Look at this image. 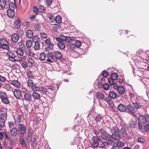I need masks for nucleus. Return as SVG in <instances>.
Wrapping results in <instances>:
<instances>
[{
    "instance_id": "nucleus-44",
    "label": "nucleus",
    "mask_w": 149,
    "mask_h": 149,
    "mask_svg": "<svg viewBox=\"0 0 149 149\" xmlns=\"http://www.w3.org/2000/svg\"><path fill=\"white\" fill-rule=\"evenodd\" d=\"M1 100L2 101L6 104H8L9 102L7 96L6 97L2 98Z\"/></svg>"
},
{
    "instance_id": "nucleus-64",
    "label": "nucleus",
    "mask_w": 149,
    "mask_h": 149,
    "mask_svg": "<svg viewBox=\"0 0 149 149\" xmlns=\"http://www.w3.org/2000/svg\"><path fill=\"white\" fill-rule=\"evenodd\" d=\"M105 100L109 104L110 103H111L112 102H111V99L110 97H109L108 96L106 97L105 98Z\"/></svg>"
},
{
    "instance_id": "nucleus-27",
    "label": "nucleus",
    "mask_w": 149,
    "mask_h": 149,
    "mask_svg": "<svg viewBox=\"0 0 149 149\" xmlns=\"http://www.w3.org/2000/svg\"><path fill=\"white\" fill-rule=\"evenodd\" d=\"M133 104L134 106V107L136 110H138L140 109L142 107V105L138 102H133Z\"/></svg>"
},
{
    "instance_id": "nucleus-56",
    "label": "nucleus",
    "mask_w": 149,
    "mask_h": 149,
    "mask_svg": "<svg viewBox=\"0 0 149 149\" xmlns=\"http://www.w3.org/2000/svg\"><path fill=\"white\" fill-rule=\"evenodd\" d=\"M102 119V117L100 115H98L96 116L95 118V120L96 122H100Z\"/></svg>"
},
{
    "instance_id": "nucleus-22",
    "label": "nucleus",
    "mask_w": 149,
    "mask_h": 149,
    "mask_svg": "<svg viewBox=\"0 0 149 149\" xmlns=\"http://www.w3.org/2000/svg\"><path fill=\"white\" fill-rule=\"evenodd\" d=\"M96 97L99 99L102 100L104 97V95L101 92H97L95 94Z\"/></svg>"
},
{
    "instance_id": "nucleus-12",
    "label": "nucleus",
    "mask_w": 149,
    "mask_h": 149,
    "mask_svg": "<svg viewBox=\"0 0 149 149\" xmlns=\"http://www.w3.org/2000/svg\"><path fill=\"white\" fill-rule=\"evenodd\" d=\"M59 38L61 39L63 42L64 41L67 42H70L72 40V39L70 37L65 36L63 35H61Z\"/></svg>"
},
{
    "instance_id": "nucleus-42",
    "label": "nucleus",
    "mask_w": 149,
    "mask_h": 149,
    "mask_svg": "<svg viewBox=\"0 0 149 149\" xmlns=\"http://www.w3.org/2000/svg\"><path fill=\"white\" fill-rule=\"evenodd\" d=\"M6 120L0 118V126L3 127L5 126V122Z\"/></svg>"
},
{
    "instance_id": "nucleus-60",
    "label": "nucleus",
    "mask_w": 149,
    "mask_h": 149,
    "mask_svg": "<svg viewBox=\"0 0 149 149\" xmlns=\"http://www.w3.org/2000/svg\"><path fill=\"white\" fill-rule=\"evenodd\" d=\"M33 11L36 14H38L39 12L38 8L36 6H34L33 8Z\"/></svg>"
},
{
    "instance_id": "nucleus-3",
    "label": "nucleus",
    "mask_w": 149,
    "mask_h": 149,
    "mask_svg": "<svg viewBox=\"0 0 149 149\" xmlns=\"http://www.w3.org/2000/svg\"><path fill=\"white\" fill-rule=\"evenodd\" d=\"M45 42L46 45L48 46L45 49L46 52H48L49 50H53L54 49V44L51 42L49 39H47L45 40Z\"/></svg>"
},
{
    "instance_id": "nucleus-6",
    "label": "nucleus",
    "mask_w": 149,
    "mask_h": 149,
    "mask_svg": "<svg viewBox=\"0 0 149 149\" xmlns=\"http://www.w3.org/2000/svg\"><path fill=\"white\" fill-rule=\"evenodd\" d=\"M18 131L20 134L24 135L26 132V128L25 126L22 123L18 124Z\"/></svg>"
},
{
    "instance_id": "nucleus-49",
    "label": "nucleus",
    "mask_w": 149,
    "mask_h": 149,
    "mask_svg": "<svg viewBox=\"0 0 149 149\" xmlns=\"http://www.w3.org/2000/svg\"><path fill=\"white\" fill-rule=\"evenodd\" d=\"M46 58V55L44 53L42 52L40 54V58L41 60H45Z\"/></svg>"
},
{
    "instance_id": "nucleus-13",
    "label": "nucleus",
    "mask_w": 149,
    "mask_h": 149,
    "mask_svg": "<svg viewBox=\"0 0 149 149\" xmlns=\"http://www.w3.org/2000/svg\"><path fill=\"white\" fill-rule=\"evenodd\" d=\"M111 139L117 141H119L121 139V136L119 134L115 132V133H113L111 135Z\"/></svg>"
},
{
    "instance_id": "nucleus-58",
    "label": "nucleus",
    "mask_w": 149,
    "mask_h": 149,
    "mask_svg": "<svg viewBox=\"0 0 149 149\" xmlns=\"http://www.w3.org/2000/svg\"><path fill=\"white\" fill-rule=\"evenodd\" d=\"M26 54L27 55L31 56H33L35 54L34 53L31 52L30 49L28 51H26Z\"/></svg>"
},
{
    "instance_id": "nucleus-15",
    "label": "nucleus",
    "mask_w": 149,
    "mask_h": 149,
    "mask_svg": "<svg viewBox=\"0 0 149 149\" xmlns=\"http://www.w3.org/2000/svg\"><path fill=\"white\" fill-rule=\"evenodd\" d=\"M118 110L121 112H125L127 110V107L122 104H119L118 107Z\"/></svg>"
},
{
    "instance_id": "nucleus-17",
    "label": "nucleus",
    "mask_w": 149,
    "mask_h": 149,
    "mask_svg": "<svg viewBox=\"0 0 149 149\" xmlns=\"http://www.w3.org/2000/svg\"><path fill=\"white\" fill-rule=\"evenodd\" d=\"M32 97L34 100H38L40 98L41 96L39 93L36 92H34L32 93Z\"/></svg>"
},
{
    "instance_id": "nucleus-45",
    "label": "nucleus",
    "mask_w": 149,
    "mask_h": 149,
    "mask_svg": "<svg viewBox=\"0 0 149 149\" xmlns=\"http://www.w3.org/2000/svg\"><path fill=\"white\" fill-rule=\"evenodd\" d=\"M32 45V42L30 40H28L26 42V46L28 48H30Z\"/></svg>"
},
{
    "instance_id": "nucleus-30",
    "label": "nucleus",
    "mask_w": 149,
    "mask_h": 149,
    "mask_svg": "<svg viewBox=\"0 0 149 149\" xmlns=\"http://www.w3.org/2000/svg\"><path fill=\"white\" fill-rule=\"evenodd\" d=\"M4 88L6 89L8 91H13V90L12 87L8 83H5Z\"/></svg>"
},
{
    "instance_id": "nucleus-38",
    "label": "nucleus",
    "mask_w": 149,
    "mask_h": 149,
    "mask_svg": "<svg viewBox=\"0 0 149 149\" xmlns=\"http://www.w3.org/2000/svg\"><path fill=\"white\" fill-rule=\"evenodd\" d=\"M130 126L132 128H134L137 126L136 121H133L130 123Z\"/></svg>"
},
{
    "instance_id": "nucleus-32",
    "label": "nucleus",
    "mask_w": 149,
    "mask_h": 149,
    "mask_svg": "<svg viewBox=\"0 0 149 149\" xmlns=\"http://www.w3.org/2000/svg\"><path fill=\"white\" fill-rule=\"evenodd\" d=\"M22 115L20 114L17 115V116L16 120H15L16 123L18 124H21Z\"/></svg>"
},
{
    "instance_id": "nucleus-62",
    "label": "nucleus",
    "mask_w": 149,
    "mask_h": 149,
    "mask_svg": "<svg viewBox=\"0 0 149 149\" xmlns=\"http://www.w3.org/2000/svg\"><path fill=\"white\" fill-rule=\"evenodd\" d=\"M109 109L110 110L113 111L114 110V104L113 102H111V103H110L109 104Z\"/></svg>"
},
{
    "instance_id": "nucleus-29",
    "label": "nucleus",
    "mask_w": 149,
    "mask_h": 149,
    "mask_svg": "<svg viewBox=\"0 0 149 149\" xmlns=\"http://www.w3.org/2000/svg\"><path fill=\"white\" fill-rule=\"evenodd\" d=\"M119 93L120 94H123L125 92V90L124 87L122 86H119L117 89Z\"/></svg>"
},
{
    "instance_id": "nucleus-21",
    "label": "nucleus",
    "mask_w": 149,
    "mask_h": 149,
    "mask_svg": "<svg viewBox=\"0 0 149 149\" xmlns=\"http://www.w3.org/2000/svg\"><path fill=\"white\" fill-rule=\"evenodd\" d=\"M19 38V36L15 33L13 34L11 36L12 40L15 42H17Z\"/></svg>"
},
{
    "instance_id": "nucleus-4",
    "label": "nucleus",
    "mask_w": 149,
    "mask_h": 149,
    "mask_svg": "<svg viewBox=\"0 0 149 149\" xmlns=\"http://www.w3.org/2000/svg\"><path fill=\"white\" fill-rule=\"evenodd\" d=\"M139 123L142 124H145L147 122L149 121V116L146 115L143 116L140 115L138 118Z\"/></svg>"
},
{
    "instance_id": "nucleus-14",
    "label": "nucleus",
    "mask_w": 149,
    "mask_h": 149,
    "mask_svg": "<svg viewBox=\"0 0 149 149\" xmlns=\"http://www.w3.org/2000/svg\"><path fill=\"white\" fill-rule=\"evenodd\" d=\"M102 136L103 139L106 141H109V140H111V136L107 132L104 134H102Z\"/></svg>"
},
{
    "instance_id": "nucleus-61",
    "label": "nucleus",
    "mask_w": 149,
    "mask_h": 149,
    "mask_svg": "<svg viewBox=\"0 0 149 149\" xmlns=\"http://www.w3.org/2000/svg\"><path fill=\"white\" fill-rule=\"evenodd\" d=\"M39 40L38 37L36 36L33 37L32 38V40L35 43L39 42Z\"/></svg>"
},
{
    "instance_id": "nucleus-10",
    "label": "nucleus",
    "mask_w": 149,
    "mask_h": 149,
    "mask_svg": "<svg viewBox=\"0 0 149 149\" xmlns=\"http://www.w3.org/2000/svg\"><path fill=\"white\" fill-rule=\"evenodd\" d=\"M56 40L59 42L57 44V46L60 49H64L65 48V45L63 43L62 40L59 38V37H56L55 38Z\"/></svg>"
},
{
    "instance_id": "nucleus-51",
    "label": "nucleus",
    "mask_w": 149,
    "mask_h": 149,
    "mask_svg": "<svg viewBox=\"0 0 149 149\" xmlns=\"http://www.w3.org/2000/svg\"><path fill=\"white\" fill-rule=\"evenodd\" d=\"M118 77L117 74L116 73H113L112 74L111 76V78L114 80H116L117 79Z\"/></svg>"
},
{
    "instance_id": "nucleus-24",
    "label": "nucleus",
    "mask_w": 149,
    "mask_h": 149,
    "mask_svg": "<svg viewBox=\"0 0 149 149\" xmlns=\"http://www.w3.org/2000/svg\"><path fill=\"white\" fill-rule=\"evenodd\" d=\"M47 87L48 88V89L52 91H54L56 90V88H57V90L59 87L57 85H55L52 84L50 86H47Z\"/></svg>"
},
{
    "instance_id": "nucleus-9",
    "label": "nucleus",
    "mask_w": 149,
    "mask_h": 149,
    "mask_svg": "<svg viewBox=\"0 0 149 149\" xmlns=\"http://www.w3.org/2000/svg\"><path fill=\"white\" fill-rule=\"evenodd\" d=\"M32 94L30 92H26L24 94V99L26 101L30 102L32 99Z\"/></svg>"
},
{
    "instance_id": "nucleus-50",
    "label": "nucleus",
    "mask_w": 149,
    "mask_h": 149,
    "mask_svg": "<svg viewBox=\"0 0 149 149\" xmlns=\"http://www.w3.org/2000/svg\"><path fill=\"white\" fill-rule=\"evenodd\" d=\"M7 96L6 93L5 92L0 91V97L1 99L4 98L5 97H6Z\"/></svg>"
},
{
    "instance_id": "nucleus-63",
    "label": "nucleus",
    "mask_w": 149,
    "mask_h": 149,
    "mask_svg": "<svg viewBox=\"0 0 149 149\" xmlns=\"http://www.w3.org/2000/svg\"><path fill=\"white\" fill-rule=\"evenodd\" d=\"M103 87L104 90H107L109 89L110 86L108 84H106L103 85Z\"/></svg>"
},
{
    "instance_id": "nucleus-39",
    "label": "nucleus",
    "mask_w": 149,
    "mask_h": 149,
    "mask_svg": "<svg viewBox=\"0 0 149 149\" xmlns=\"http://www.w3.org/2000/svg\"><path fill=\"white\" fill-rule=\"evenodd\" d=\"M16 53L18 55L22 56L24 54V51L21 49H17L16 51Z\"/></svg>"
},
{
    "instance_id": "nucleus-11",
    "label": "nucleus",
    "mask_w": 149,
    "mask_h": 149,
    "mask_svg": "<svg viewBox=\"0 0 149 149\" xmlns=\"http://www.w3.org/2000/svg\"><path fill=\"white\" fill-rule=\"evenodd\" d=\"M14 96L17 99H21L22 97L21 92L17 89H15L14 91H12Z\"/></svg>"
},
{
    "instance_id": "nucleus-28",
    "label": "nucleus",
    "mask_w": 149,
    "mask_h": 149,
    "mask_svg": "<svg viewBox=\"0 0 149 149\" xmlns=\"http://www.w3.org/2000/svg\"><path fill=\"white\" fill-rule=\"evenodd\" d=\"M8 3L9 2L6 1L5 0H0V6L2 8H4Z\"/></svg>"
},
{
    "instance_id": "nucleus-1",
    "label": "nucleus",
    "mask_w": 149,
    "mask_h": 149,
    "mask_svg": "<svg viewBox=\"0 0 149 149\" xmlns=\"http://www.w3.org/2000/svg\"><path fill=\"white\" fill-rule=\"evenodd\" d=\"M0 47L3 49L8 50L9 47L8 45V43L7 40L4 39H2L0 40Z\"/></svg>"
},
{
    "instance_id": "nucleus-43",
    "label": "nucleus",
    "mask_w": 149,
    "mask_h": 149,
    "mask_svg": "<svg viewBox=\"0 0 149 149\" xmlns=\"http://www.w3.org/2000/svg\"><path fill=\"white\" fill-rule=\"evenodd\" d=\"M46 56L47 58H50L52 59H54V55L50 52H48L46 55Z\"/></svg>"
},
{
    "instance_id": "nucleus-20",
    "label": "nucleus",
    "mask_w": 149,
    "mask_h": 149,
    "mask_svg": "<svg viewBox=\"0 0 149 149\" xmlns=\"http://www.w3.org/2000/svg\"><path fill=\"white\" fill-rule=\"evenodd\" d=\"M11 84L17 88H19L21 84L20 82L18 80H13L11 82Z\"/></svg>"
},
{
    "instance_id": "nucleus-55",
    "label": "nucleus",
    "mask_w": 149,
    "mask_h": 149,
    "mask_svg": "<svg viewBox=\"0 0 149 149\" xmlns=\"http://www.w3.org/2000/svg\"><path fill=\"white\" fill-rule=\"evenodd\" d=\"M8 58L9 60H11V58H15V56L14 54L12 52H10L8 54Z\"/></svg>"
},
{
    "instance_id": "nucleus-54",
    "label": "nucleus",
    "mask_w": 149,
    "mask_h": 149,
    "mask_svg": "<svg viewBox=\"0 0 149 149\" xmlns=\"http://www.w3.org/2000/svg\"><path fill=\"white\" fill-rule=\"evenodd\" d=\"M31 141L32 146H33L36 143V139L35 138H32L31 139Z\"/></svg>"
},
{
    "instance_id": "nucleus-23",
    "label": "nucleus",
    "mask_w": 149,
    "mask_h": 149,
    "mask_svg": "<svg viewBox=\"0 0 149 149\" xmlns=\"http://www.w3.org/2000/svg\"><path fill=\"white\" fill-rule=\"evenodd\" d=\"M14 10H8L7 12L8 16L10 17L13 18L15 15Z\"/></svg>"
},
{
    "instance_id": "nucleus-40",
    "label": "nucleus",
    "mask_w": 149,
    "mask_h": 149,
    "mask_svg": "<svg viewBox=\"0 0 149 149\" xmlns=\"http://www.w3.org/2000/svg\"><path fill=\"white\" fill-rule=\"evenodd\" d=\"M34 83L32 80L28 79L27 81V86L30 88H31L34 84Z\"/></svg>"
},
{
    "instance_id": "nucleus-2",
    "label": "nucleus",
    "mask_w": 149,
    "mask_h": 149,
    "mask_svg": "<svg viewBox=\"0 0 149 149\" xmlns=\"http://www.w3.org/2000/svg\"><path fill=\"white\" fill-rule=\"evenodd\" d=\"M127 109H128L127 112L132 116H135L136 117L135 113L136 110L135 108L131 104H129L127 106Z\"/></svg>"
},
{
    "instance_id": "nucleus-25",
    "label": "nucleus",
    "mask_w": 149,
    "mask_h": 149,
    "mask_svg": "<svg viewBox=\"0 0 149 149\" xmlns=\"http://www.w3.org/2000/svg\"><path fill=\"white\" fill-rule=\"evenodd\" d=\"M42 94L47 95L48 92L47 89L43 87L40 86L39 91Z\"/></svg>"
},
{
    "instance_id": "nucleus-48",
    "label": "nucleus",
    "mask_w": 149,
    "mask_h": 149,
    "mask_svg": "<svg viewBox=\"0 0 149 149\" xmlns=\"http://www.w3.org/2000/svg\"><path fill=\"white\" fill-rule=\"evenodd\" d=\"M38 10L40 12L43 13L45 10V8L42 5H40L38 7Z\"/></svg>"
},
{
    "instance_id": "nucleus-52",
    "label": "nucleus",
    "mask_w": 149,
    "mask_h": 149,
    "mask_svg": "<svg viewBox=\"0 0 149 149\" xmlns=\"http://www.w3.org/2000/svg\"><path fill=\"white\" fill-rule=\"evenodd\" d=\"M34 47V48L37 50L40 49V44L39 42L35 43Z\"/></svg>"
},
{
    "instance_id": "nucleus-33",
    "label": "nucleus",
    "mask_w": 149,
    "mask_h": 149,
    "mask_svg": "<svg viewBox=\"0 0 149 149\" xmlns=\"http://www.w3.org/2000/svg\"><path fill=\"white\" fill-rule=\"evenodd\" d=\"M54 53L55 56L56 58L58 59H60L62 58V55L60 52L56 51Z\"/></svg>"
},
{
    "instance_id": "nucleus-26",
    "label": "nucleus",
    "mask_w": 149,
    "mask_h": 149,
    "mask_svg": "<svg viewBox=\"0 0 149 149\" xmlns=\"http://www.w3.org/2000/svg\"><path fill=\"white\" fill-rule=\"evenodd\" d=\"M9 9L10 10H15V8H16V4L14 3L13 2H10L8 3Z\"/></svg>"
},
{
    "instance_id": "nucleus-36",
    "label": "nucleus",
    "mask_w": 149,
    "mask_h": 149,
    "mask_svg": "<svg viewBox=\"0 0 149 149\" xmlns=\"http://www.w3.org/2000/svg\"><path fill=\"white\" fill-rule=\"evenodd\" d=\"M20 64L21 65L22 67L24 69H26L28 67V63L27 62L25 61H20Z\"/></svg>"
},
{
    "instance_id": "nucleus-8",
    "label": "nucleus",
    "mask_w": 149,
    "mask_h": 149,
    "mask_svg": "<svg viewBox=\"0 0 149 149\" xmlns=\"http://www.w3.org/2000/svg\"><path fill=\"white\" fill-rule=\"evenodd\" d=\"M7 112L6 109H2L0 110V118L6 120Z\"/></svg>"
},
{
    "instance_id": "nucleus-35",
    "label": "nucleus",
    "mask_w": 149,
    "mask_h": 149,
    "mask_svg": "<svg viewBox=\"0 0 149 149\" xmlns=\"http://www.w3.org/2000/svg\"><path fill=\"white\" fill-rule=\"evenodd\" d=\"M109 96L110 98L115 99L117 95L115 92L113 91H111L109 93Z\"/></svg>"
},
{
    "instance_id": "nucleus-5",
    "label": "nucleus",
    "mask_w": 149,
    "mask_h": 149,
    "mask_svg": "<svg viewBox=\"0 0 149 149\" xmlns=\"http://www.w3.org/2000/svg\"><path fill=\"white\" fill-rule=\"evenodd\" d=\"M100 139L97 136H93L92 139L91 146L93 148L96 147L99 145V142Z\"/></svg>"
},
{
    "instance_id": "nucleus-46",
    "label": "nucleus",
    "mask_w": 149,
    "mask_h": 149,
    "mask_svg": "<svg viewBox=\"0 0 149 149\" xmlns=\"http://www.w3.org/2000/svg\"><path fill=\"white\" fill-rule=\"evenodd\" d=\"M111 132L113 133H115V132L118 133V129L117 127L114 126L111 128Z\"/></svg>"
},
{
    "instance_id": "nucleus-41",
    "label": "nucleus",
    "mask_w": 149,
    "mask_h": 149,
    "mask_svg": "<svg viewBox=\"0 0 149 149\" xmlns=\"http://www.w3.org/2000/svg\"><path fill=\"white\" fill-rule=\"evenodd\" d=\"M54 20L57 23H60L62 22L61 18L60 16L57 15L55 18Z\"/></svg>"
},
{
    "instance_id": "nucleus-18",
    "label": "nucleus",
    "mask_w": 149,
    "mask_h": 149,
    "mask_svg": "<svg viewBox=\"0 0 149 149\" xmlns=\"http://www.w3.org/2000/svg\"><path fill=\"white\" fill-rule=\"evenodd\" d=\"M19 142L22 146L23 147H26L27 146V144L26 141L23 136H20L19 138Z\"/></svg>"
},
{
    "instance_id": "nucleus-7",
    "label": "nucleus",
    "mask_w": 149,
    "mask_h": 149,
    "mask_svg": "<svg viewBox=\"0 0 149 149\" xmlns=\"http://www.w3.org/2000/svg\"><path fill=\"white\" fill-rule=\"evenodd\" d=\"M115 142L113 140H109L107 142L105 141L101 143L99 145V147L100 148H105L108 145L114 143Z\"/></svg>"
},
{
    "instance_id": "nucleus-57",
    "label": "nucleus",
    "mask_w": 149,
    "mask_h": 149,
    "mask_svg": "<svg viewBox=\"0 0 149 149\" xmlns=\"http://www.w3.org/2000/svg\"><path fill=\"white\" fill-rule=\"evenodd\" d=\"M81 42L78 40L75 41L74 43V46L75 47L79 48L81 46Z\"/></svg>"
},
{
    "instance_id": "nucleus-53",
    "label": "nucleus",
    "mask_w": 149,
    "mask_h": 149,
    "mask_svg": "<svg viewBox=\"0 0 149 149\" xmlns=\"http://www.w3.org/2000/svg\"><path fill=\"white\" fill-rule=\"evenodd\" d=\"M116 145H118L119 148L120 147H123L125 145V143L123 141H119L117 143H114Z\"/></svg>"
},
{
    "instance_id": "nucleus-19",
    "label": "nucleus",
    "mask_w": 149,
    "mask_h": 149,
    "mask_svg": "<svg viewBox=\"0 0 149 149\" xmlns=\"http://www.w3.org/2000/svg\"><path fill=\"white\" fill-rule=\"evenodd\" d=\"M118 131L120 135L123 137H125L127 134L126 130L124 128H122Z\"/></svg>"
},
{
    "instance_id": "nucleus-47",
    "label": "nucleus",
    "mask_w": 149,
    "mask_h": 149,
    "mask_svg": "<svg viewBox=\"0 0 149 149\" xmlns=\"http://www.w3.org/2000/svg\"><path fill=\"white\" fill-rule=\"evenodd\" d=\"M28 77L29 79H32L33 77L32 72L31 71H29L27 73Z\"/></svg>"
},
{
    "instance_id": "nucleus-16",
    "label": "nucleus",
    "mask_w": 149,
    "mask_h": 149,
    "mask_svg": "<svg viewBox=\"0 0 149 149\" xmlns=\"http://www.w3.org/2000/svg\"><path fill=\"white\" fill-rule=\"evenodd\" d=\"M18 130L15 127H13L10 131V134L13 137L15 136L17 134Z\"/></svg>"
},
{
    "instance_id": "nucleus-31",
    "label": "nucleus",
    "mask_w": 149,
    "mask_h": 149,
    "mask_svg": "<svg viewBox=\"0 0 149 149\" xmlns=\"http://www.w3.org/2000/svg\"><path fill=\"white\" fill-rule=\"evenodd\" d=\"M26 36L29 38H31L33 36V32L30 30L27 31L26 32Z\"/></svg>"
},
{
    "instance_id": "nucleus-59",
    "label": "nucleus",
    "mask_w": 149,
    "mask_h": 149,
    "mask_svg": "<svg viewBox=\"0 0 149 149\" xmlns=\"http://www.w3.org/2000/svg\"><path fill=\"white\" fill-rule=\"evenodd\" d=\"M48 16L50 20H51V22H53L54 20L55 17L53 15L49 14L48 15Z\"/></svg>"
},
{
    "instance_id": "nucleus-37",
    "label": "nucleus",
    "mask_w": 149,
    "mask_h": 149,
    "mask_svg": "<svg viewBox=\"0 0 149 149\" xmlns=\"http://www.w3.org/2000/svg\"><path fill=\"white\" fill-rule=\"evenodd\" d=\"M40 87L37 86L36 84H34L31 88L34 92H38L40 89Z\"/></svg>"
},
{
    "instance_id": "nucleus-34",
    "label": "nucleus",
    "mask_w": 149,
    "mask_h": 149,
    "mask_svg": "<svg viewBox=\"0 0 149 149\" xmlns=\"http://www.w3.org/2000/svg\"><path fill=\"white\" fill-rule=\"evenodd\" d=\"M20 20L19 19L16 20L14 22V25L15 27L17 28H19L21 24L20 23Z\"/></svg>"
}]
</instances>
